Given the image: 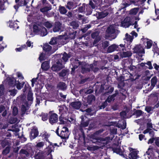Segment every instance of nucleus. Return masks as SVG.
<instances>
[{
	"instance_id": "1",
	"label": "nucleus",
	"mask_w": 159,
	"mask_h": 159,
	"mask_svg": "<svg viewBox=\"0 0 159 159\" xmlns=\"http://www.w3.org/2000/svg\"><path fill=\"white\" fill-rule=\"evenodd\" d=\"M89 120L85 117H82L80 125H76L73 131V134L75 137H77L80 140L85 141V136L84 131L83 128L87 127L89 125Z\"/></svg>"
},
{
	"instance_id": "2",
	"label": "nucleus",
	"mask_w": 159,
	"mask_h": 159,
	"mask_svg": "<svg viewBox=\"0 0 159 159\" xmlns=\"http://www.w3.org/2000/svg\"><path fill=\"white\" fill-rule=\"evenodd\" d=\"M92 141L93 143L98 145L101 149H103L109 143L108 138L107 137L103 138L92 135Z\"/></svg>"
},
{
	"instance_id": "3",
	"label": "nucleus",
	"mask_w": 159,
	"mask_h": 159,
	"mask_svg": "<svg viewBox=\"0 0 159 159\" xmlns=\"http://www.w3.org/2000/svg\"><path fill=\"white\" fill-rule=\"evenodd\" d=\"M93 69V64H89L85 62H83L81 66V72L84 74L90 71Z\"/></svg>"
},
{
	"instance_id": "4",
	"label": "nucleus",
	"mask_w": 159,
	"mask_h": 159,
	"mask_svg": "<svg viewBox=\"0 0 159 159\" xmlns=\"http://www.w3.org/2000/svg\"><path fill=\"white\" fill-rule=\"evenodd\" d=\"M64 67L62 64L61 59H59L56 62L53 64L51 67V69L54 71L57 72L60 71Z\"/></svg>"
},
{
	"instance_id": "5",
	"label": "nucleus",
	"mask_w": 159,
	"mask_h": 159,
	"mask_svg": "<svg viewBox=\"0 0 159 159\" xmlns=\"http://www.w3.org/2000/svg\"><path fill=\"white\" fill-rule=\"evenodd\" d=\"M115 97L112 94L109 95L105 101L102 103L99 106L100 109H103L108 105L107 102L110 103L111 102H114L115 100Z\"/></svg>"
},
{
	"instance_id": "6",
	"label": "nucleus",
	"mask_w": 159,
	"mask_h": 159,
	"mask_svg": "<svg viewBox=\"0 0 159 159\" xmlns=\"http://www.w3.org/2000/svg\"><path fill=\"white\" fill-rule=\"evenodd\" d=\"M52 111L49 112V122L52 125L57 123L58 121V116L55 113H52Z\"/></svg>"
},
{
	"instance_id": "7",
	"label": "nucleus",
	"mask_w": 159,
	"mask_h": 159,
	"mask_svg": "<svg viewBox=\"0 0 159 159\" xmlns=\"http://www.w3.org/2000/svg\"><path fill=\"white\" fill-rule=\"evenodd\" d=\"M59 114L60 116H68V114L69 113L68 108L65 105L59 106Z\"/></svg>"
},
{
	"instance_id": "8",
	"label": "nucleus",
	"mask_w": 159,
	"mask_h": 159,
	"mask_svg": "<svg viewBox=\"0 0 159 159\" xmlns=\"http://www.w3.org/2000/svg\"><path fill=\"white\" fill-rule=\"evenodd\" d=\"M129 149L130 152V153L129 154V159H137L139 157L138 155V151H136L135 149L131 147H129Z\"/></svg>"
},
{
	"instance_id": "9",
	"label": "nucleus",
	"mask_w": 159,
	"mask_h": 159,
	"mask_svg": "<svg viewBox=\"0 0 159 159\" xmlns=\"http://www.w3.org/2000/svg\"><path fill=\"white\" fill-rule=\"evenodd\" d=\"M69 133L68 128L63 127L60 134V137L62 139H66L68 138Z\"/></svg>"
},
{
	"instance_id": "10",
	"label": "nucleus",
	"mask_w": 159,
	"mask_h": 159,
	"mask_svg": "<svg viewBox=\"0 0 159 159\" xmlns=\"http://www.w3.org/2000/svg\"><path fill=\"white\" fill-rule=\"evenodd\" d=\"M95 97L93 95L91 94L88 95L85 98V104L84 105L87 106L88 105H91L95 101Z\"/></svg>"
},
{
	"instance_id": "11",
	"label": "nucleus",
	"mask_w": 159,
	"mask_h": 159,
	"mask_svg": "<svg viewBox=\"0 0 159 159\" xmlns=\"http://www.w3.org/2000/svg\"><path fill=\"white\" fill-rule=\"evenodd\" d=\"M122 26L125 28H128L132 25L131 20L129 17H127L121 22Z\"/></svg>"
},
{
	"instance_id": "12",
	"label": "nucleus",
	"mask_w": 159,
	"mask_h": 159,
	"mask_svg": "<svg viewBox=\"0 0 159 159\" xmlns=\"http://www.w3.org/2000/svg\"><path fill=\"white\" fill-rule=\"evenodd\" d=\"M81 105V103L79 101L73 102L69 104V106L71 108L76 110L79 109Z\"/></svg>"
},
{
	"instance_id": "13",
	"label": "nucleus",
	"mask_w": 159,
	"mask_h": 159,
	"mask_svg": "<svg viewBox=\"0 0 159 159\" xmlns=\"http://www.w3.org/2000/svg\"><path fill=\"white\" fill-rule=\"evenodd\" d=\"M133 53L144 54L145 53L144 49L140 45H137L133 48Z\"/></svg>"
},
{
	"instance_id": "14",
	"label": "nucleus",
	"mask_w": 159,
	"mask_h": 159,
	"mask_svg": "<svg viewBox=\"0 0 159 159\" xmlns=\"http://www.w3.org/2000/svg\"><path fill=\"white\" fill-rule=\"evenodd\" d=\"M61 37V35H60L58 36V38L57 37L52 38L50 41L49 42V43L52 45H56L57 44H59L61 40V38H60Z\"/></svg>"
},
{
	"instance_id": "15",
	"label": "nucleus",
	"mask_w": 159,
	"mask_h": 159,
	"mask_svg": "<svg viewBox=\"0 0 159 159\" xmlns=\"http://www.w3.org/2000/svg\"><path fill=\"white\" fill-rule=\"evenodd\" d=\"M7 79L10 87H14L16 86V81L14 77H8Z\"/></svg>"
},
{
	"instance_id": "16",
	"label": "nucleus",
	"mask_w": 159,
	"mask_h": 159,
	"mask_svg": "<svg viewBox=\"0 0 159 159\" xmlns=\"http://www.w3.org/2000/svg\"><path fill=\"white\" fill-rule=\"evenodd\" d=\"M157 82V79L156 76L153 77L151 79V85L148 88V91H151L155 86Z\"/></svg>"
},
{
	"instance_id": "17",
	"label": "nucleus",
	"mask_w": 159,
	"mask_h": 159,
	"mask_svg": "<svg viewBox=\"0 0 159 159\" xmlns=\"http://www.w3.org/2000/svg\"><path fill=\"white\" fill-rule=\"evenodd\" d=\"M56 87L57 89L58 90L65 91L66 89L67 86L65 83L60 82L57 84Z\"/></svg>"
},
{
	"instance_id": "18",
	"label": "nucleus",
	"mask_w": 159,
	"mask_h": 159,
	"mask_svg": "<svg viewBox=\"0 0 159 159\" xmlns=\"http://www.w3.org/2000/svg\"><path fill=\"white\" fill-rule=\"evenodd\" d=\"M39 132L37 128H33L32 129L30 132V138L31 139H34L38 136Z\"/></svg>"
},
{
	"instance_id": "19",
	"label": "nucleus",
	"mask_w": 159,
	"mask_h": 159,
	"mask_svg": "<svg viewBox=\"0 0 159 159\" xmlns=\"http://www.w3.org/2000/svg\"><path fill=\"white\" fill-rule=\"evenodd\" d=\"M66 120H69L68 116H60L59 117V122L58 124L59 125L64 124L66 123Z\"/></svg>"
},
{
	"instance_id": "20",
	"label": "nucleus",
	"mask_w": 159,
	"mask_h": 159,
	"mask_svg": "<svg viewBox=\"0 0 159 159\" xmlns=\"http://www.w3.org/2000/svg\"><path fill=\"white\" fill-rule=\"evenodd\" d=\"M102 0H91L89 1V4L86 5L91 7L92 9H94L95 8V6L93 2V1L98 4L100 3H101L102 2Z\"/></svg>"
},
{
	"instance_id": "21",
	"label": "nucleus",
	"mask_w": 159,
	"mask_h": 159,
	"mask_svg": "<svg viewBox=\"0 0 159 159\" xmlns=\"http://www.w3.org/2000/svg\"><path fill=\"white\" fill-rule=\"evenodd\" d=\"M61 24L59 22H57L55 23L53 29V31L54 32H58L61 31Z\"/></svg>"
},
{
	"instance_id": "22",
	"label": "nucleus",
	"mask_w": 159,
	"mask_h": 159,
	"mask_svg": "<svg viewBox=\"0 0 159 159\" xmlns=\"http://www.w3.org/2000/svg\"><path fill=\"white\" fill-rule=\"evenodd\" d=\"M118 48L117 45L115 44L111 45L108 47L107 49V52L108 53H111L116 51V49H117Z\"/></svg>"
},
{
	"instance_id": "23",
	"label": "nucleus",
	"mask_w": 159,
	"mask_h": 159,
	"mask_svg": "<svg viewBox=\"0 0 159 159\" xmlns=\"http://www.w3.org/2000/svg\"><path fill=\"white\" fill-rule=\"evenodd\" d=\"M24 103V104L22 105L21 107V111L22 114H25L27 110V107H28L29 106L28 102L26 101H25Z\"/></svg>"
},
{
	"instance_id": "24",
	"label": "nucleus",
	"mask_w": 159,
	"mask_h": 159,
	"mask_svg": "<svg viewBox=\"0 0 159 159\" xmlns=\"http://www.w3.org/2000/svg\"><path fill=\"white\" fill-rule=\"evenodd\" d=\"M49 62L48 61H45L41 64V68L44 70L46 71L49 68Z\"/></svg>"
},
{
	"instance_id": "25",
	"label": "nucleus",
	"mask_w": 159,
	"mask_h": 159,
	"mask_svg": "<svg viewBox=\"0 0 159 159\" xmlns=\"http://www.w3.org/2000/svg\"><path fill=\"white\" fill-rule=\"evenodd\" d=\"M47 5L48 6H45L40 8V11L43 13H44L52 9V6L50 4H48Z\"/></svg>"
},
{
	"instance_id": "26",
	"label": "nucleus",
	"mask_w": 159,
	"mask_h": 159,
	"mask_svg": "<svg viewBox=\"0 0 159 159\" xmlns=\"http://www.w3.org/2000/svg\"><path fill=\"white\" fill-rule=\"evenodd\" d=\"M86 4L85 3H83L82 6L79 7L77 8V9L76 10V12L77 11V13H83V12H86Z\"/></svg>"
},
{
	"instance_id": "27",
	"label": "nucleus",
	"mask_w": 159,
	"mask_h": 159,
	"mask_svg": "<svg viewBox=\"0 0 159 159\" xmlns=\"http://www.w3.org/2000/svg\"><path fill=\"white\" fill-rule=\"evenodd\" d=\"M33 93L32 91L29 90L27 95V99L28 102H30V103L32 104L33 101Z\"/></svg>"
},
{
	"instance_id": "28",
	"label": "nucleus",
	"mask_w": 159,
	"mask_h": 159,
	"mask_svg": "<svg viewBox=\"0 0 159 159\" xmlns=\"http://www.w3.org/2000/svg\"><path fill=\"white\" fill-rule=\"evenodd\" d=\"M112 150L113 152L116 153L120 155H122V152L123 151L120 147H114L112 148Z\"/></svg>"
},
{
	"instance_id": "29",
	"label": "nucleus",
	"mask_w": 159,
	"mask_h": 159,
	"mask_svg": "<svg viewBox=\"0 0 159 159\" xmlns=\"http://www.w3.org/2000/svg\"><path fill=\"white\" fill-rule=\"evenodd\" d=\"M40 33V35L42 36H44L47 34V30L44 27L42 26L40 27V30H39V33Z\"/></svg>"
},
{
	"instance_id": "30",
	"label": "nucleus",
	"mask_w": 159,
	"mask_h": 159,
	"mask_svg": "<svg viewBox=\"0 0 159 159\" xmlns=\"http://www.w3.org/2000/svg\"><path fill=\"white\" fill-rule=\"evenodd\" d=\"M146 0H134L133 1V2L134 3V4L136 5L142 6L144 5V3Z\"/></svg>"
},
{
	"instance_id": "31",
	"label": "nucleus",
	"mask_w": 159,
	"mask_h": 159,
	"mask_svg": "<svg viewBox=\"0 0 159 159\" xmlns=\"http://www.w3.org/2000/svg\"><path fill=\"white\" fill-rule=\"evenodd\" d=\"M132 55V53L129 51L126 52H123L121 53V56L122 58H125L126 57H130Z\"/></svg>"
},
{
	"instance_id": "32",
	"label": "nucleus",
	"mask_w": 159,
	"mask_h": 159,
	"mask_svg": "<svg viewBox=\"0 0 159 159\" xmlns=\"http://www.w3.org/2000/svg\"><path fill=\"white\" fill-rule=\"evenodd\" d=\"M70 55L69 54H67L66 52H64L63 54L62 59L63 61L66 62L68 60L69 58L70 57Z\"/></svg>"
},
{
	"instance_id": "33",
	"label": "nucleus",
	"mask_w": 159,
	"mask_h": 159,
	"mask_svg": "<svg viewBox=\"0 0 159 159\" xmlns=\"http://www.w3.org/2000/svg\"><path fill=\"white\" fill-rule=\"evenodd\" d=\"M11 146H8L3 150L2 152V154L4 156H6L9 153L11 149Z\"/></svg>"
},
{
	"instance_id": "34",
	"label": "nucleus",
	"mask_w": 159,
	"mask_h": 159,
	"mask_svg": "<svg viewBox=\"0 0 159 159\" xmlns=\"http://www.w3.org/2000/svg\"><path fill=\"white\" fill-rule=\"evenodd\" d=\"M43 48L45 51L48 52L51 50L52 47L48 43H46L43 45Z\"/></svg>"
},
{
	"instance_id": "35",
	"label": "nucleus",
	"mask_w": 159,
	"mask_h": 159,
	"mask_svg": "<svg viewBox=\"0 0 159 159\" xmlns=\"http://www.w3.org/2000/svg\"><path fill=\"white\" fill-rule=\"evenodd\" d=\"M144 112L141 110H136L133 113V115L136 116V117H139L143 115Z\"/></svg>"
},
{
	"instance_id": "36",
	"label": "nucleus",
	"mask_w": 159,
	"mask_h": 159,
	"mask_svg": "<svg viewBox=\"0 0 159 159\" xmlns=\"http://www.w3.org/2000/svg\"><path fill=\"white\" fill-rule=\"evenodd\" d=\"M70 25L72 27L73 29H76L79 26L78 22L74 20L70 23Z\"/></svg>"
},
{
	"instance_id": "37",
	"label": "nucleus",
	"mask_w": 159,
	"mask_h": 159,
	"mask_svg": "<svg viewBox=\"0 0 159 159\" xmlns=\"http://www.w3.org/2000/svg\"><path fill=\"white\" fill-rule=\"evenodd\" d=\"M42 26L36 25H34L33 26V32L34 33H39L40 30V27Z\"/></svg>"
},
{
	"instance_id": "38",
	"label": "nucleus",
	"mask_w": 159,
	"mask_h": 159,
	"mask_svg": "<svg viewBox=\"0 0 159 159\" xmlns=\"http://www.w3.org/2000/svg\"><path fill=\"white\" fill-rule=\"evenodd\" d=\"M25 84L24 82L23 81L20 83L19 81H17V83H16V88L18 90L21 89L23 87Z\"/></svg>"
},
{
	"instance_id": "39",
	"label": "nucleus",
	"mask_w": 159,
	"mask_h": 159,
	"mask_svg": "<svg viewBox=\"0 0 159 159\" xmlns=\"http://www.w3.org/2000/svg\"><path fill=\"white\" fill-rule=\"evenodd\" d=\"M43 134L42 135V137H44V139L49 143L50 142L48 139V138L50 137V135L47 133L46 131H45L43 132Z\"/></svg>"
},
{
	"instance_id": "40",
	"label": "nucleus",
	"mask_w": 159,
	"mask_h": 159,
	"mask_svg": "<svg viewBox=\"0 0 159 159\" xmlns=\"http://www.w3.org/2000/svg\"><path fill=\"white\" fill-rule=\"evenodd\" d=\"M107 33L109 34H112L115 33V29L112 27H108L106 30Z\"/></svg>"
},
{
	"instance_id": "41",
	"label": "nucleus",
	"mask_w": 159,
	"mask_h": 159,
	"mask_svg": "<svg viewBox=\"0 0 159 159\" xmlns=\"http://www.w3.org/2000/svg\"><path fill=\"white\" fill-rule=\"evenodd\" d=\"M5 2L4 0H0V13H2V11L5 9Z\"/></svg>"
},
{
	"instance_id": "42",
	"label": "nucleus",
	"mask_w": 159,
	"mask_h": 159,
	"mask_svg": "<svg viewBox=\"0 0 159 159\" xmlns=\"http://www.w3.org/2000/svg\"><path fill=\"white\" fill-rule=\"evenodd\" d=\"M109 13L107 12L102 11L99 13L98 17L99 18H102L105 17L108 15Z\"/></svg>"
},
{
	"instance_id": "43",
	"label": "nucleus",
	"mask_w": 159,
	"mask_h": 159,
	"mask_svg": "<svg viewBox=\"0 0 159 159\" xmlns=\"http://www.w3.org/2000/svg\"><path fill=\"white\" fill-rule=\"evenodd\" d=\"M85 11L86 15H89L91 14L93 10L91 7L86 5Z\"/></svg>"
},
{
	"instance_id": "44",
	"label": "nucleus",
	"mask_w": 159,
	"mask_h": 159,
	"mask_svg": "<svg viewBox=\"0 0 159 159\" xmlns=\"http://www.w3.org/2000/svg\"><path fill=\"white\" fill-rule=\"evenodd\" d=\"M67 72L68 71L67 70L63 69L59 73L58 75L59 76L64 77L66 75Z\"/></svg>"
},
{
	"instance_id": "45",
	"label": "nucleus",
	"mask_w": 159,
	"mask_h": 159,
	"mask_svg": "<svg viewBox=\"0 0 159 159\" xmlns=\"http://www.w3.org/2000/svg\"><path fill=\"white\" fill-rule=\"evenodd\" d=\"M59 11L60 13L62 14H65L67 12V10L65 7L61 6L59 7Z\"/></svg>"
},
{
	"instance_id": "46",
	"label": "nucleus",
	"mask_w": 159,
	"mask_h": 159,
	"mask_svg": "<svg viewBox=\"0 0 159 159\" xmlns=\"http://www.w3.org/2000/svg\"><path fill=\"white\" fill-rule=\"evenodd\" d=\"M34 157L36 159H43V154L42 152H39L37 154H35Z\"/></svg>"
},
{
	"instance_id": "47",
	"label": "nucleus",
	"mask_w": 159,
	"mask_h": 159,
	"mask_svg": "<svg viewBox=\"0 0 159 159\" xmlns=\"http://www.w3.org/2000/svg\"><path fill=\"white\" fill-rule=\"evenodd\" d=\"M31 87L28 83H26L25 85L24 88L23 89V92L25 93L26 91L30 90Z\"/></svg>"
},
{
	"instance_id": "48",
	"label": "nucleus",
	"mask_w": 159,
	"mask_h": 159,
	"mask_svg": "<svg viewBox=\"0 0 159 159\" xmlns=\"http://www.w3.org/2000/svg\"><path fill=\"white\" fill-rule=\"evenodd\" d=\"M109 45V42L108 41H105L102 43V47L103 49H105Z\"/></svg>"
},
{
	"instance_id": "49",
	"label": "nucleus",
	"mask_w": 159,
	"mask_h": 159,
	"mask_svg": "<svg viewBox=\"0 0 159 159\" xmlns=\"http://www.w3.org/2000/svg\"><path fill=\"white\" fill-rule=\"evenodd\" d=\"M9 142L8 141L6 140H2L1 143V146L2 148H4L6 146H10L9 145Z\"/></svg>"
},
{
	"instance_id": "50",
	"label": "nucleus",
	"mask_w": 159,
	"mask_h": 159,
	"mask_svg": "<svg viewBox=\"0 0 159 159\" xmlns=\"http://www.w3.org/2000/svg\"><path fill=\"white\" fill-rule=\"evenodd\" d=\"M125 38L126 40L127 41H129V43H131L132 42L133 40L134 39L133 36H132L129 34H128V33H126L125 34Z\"/></svg>"
},
{
	"instance_id": "51",
	"label": "nucleus",
	"mask_w": 159,
	"mask_h": 159,
	"mask_svg": "<svg viewBox=\"0 0 159 159\" xmlns=\"http://www.w3.org/2000/svg\"><path fill=\"white\" fill-rule=\"evenodd\" d=\"M74 3L72 2H68L66 6V7L69 10H71L73 8Z\"/></svg>"
},
{
	"instance_id": "52",
	"label": "nucleus",
	"mask_w": 159,
	"mask_h": 159,
	"mask_svg": "<svg viewBox=\"0 0 159 159\" xmlns=\"http://www.w3.org/2000/svg\"><path fill=\"white\" fill-rule=\"evenodd\" d=\"M76 31L73 32H70L68 34L69 38L71 39H74L76 36Z\"/></svg>"
},
{
	"instance_id": "53",
	"label": "nucleus",
	"mask_w": 159,
	"mask_h": 159,
	"mask_svg": "<svg viewBox=\"0 0 159 159\" xmlns=\"http://www.w3.org/2000/svg\"><path fill=\"white\" fill-rule=\"evenodd\" d=\"M83 62H81L79 60L77 59H75L74 61L72 64L74 65H78V67L79 66L81 65L82 63Z\"/></svg>"
},
{
	"instance_id": "54",
	"label": "nucleus",
	"mask_w": 159,
	"mask_h": 159,
	"mask_svg": "<svg viewBox=\"0 0 159 159\" xmlns=\"http://www.w3.org/2000/svg\"><path fill=\"white\" fill-rule=\"evenodd\" d=\"M114 90V88L113 87H111L110 89L107 91L106 92L104 93V95H109L111 94L113 92Z\"/></svg>"
},
{
	"instance_id": "55",
	"label": "nucleus",
	"mask_w": 159,
	"mask_h": 159,
	"mask_svg": "<svg viewBox=\"0 0 159 159\" xmlns=\"http://www.w3.org/2000/svg\"><path fill=\"white\" fill-rule=\"evenodd\" d=\"M139 9L138 8H134L132 9L130 11V14L135 15L138 12Z\"/></svg>"
},
{
	"instance_id": "56",
	"label": "nucleus",
	"mask_w": 159,
	"mask_h": 159,
	"mask_svg": "<svg viewBox=\"0 0 159 159\" xmlns=\"http://www.w3.org/2000/svg\"><path fill=\"white\" fill-rule=\"evenodd\" d=\"M99 35V33L98 32L95 31L91 34V37L93 39L96 38L98 37H100Z\"/></svg>"
},
{
	"instance_id": "57",
	"label": "nucleus",
	"mask_w": 159,
	"mask_h": 159,
	"mask_svg": "<svg viewBox=\"0 0 159 159\" xmlns=\"http://www.w3.org/2000/svg\"><path fill=\"white\" fill-rule=\"evenodd\" d=\"M20 153L25 155L27 157H28L30 156V154L29 152L25 149H21L20 151Z\"/></svg>"
},
{
	"instance_id": "58",
	"label": "nucleus",
	"mask_w": 159,
	"mask_h": 159,
	"mask_svg": "<svg viewBox=\"0 0 159 159\" xmlns=\"http://www.w3.org/2000/svg\"><path fill=\"white\" fill-rule=\"evenodd\" d=\"M118 47L117 49H116V51H123L125 50V46L123 44H120L119 45H118Z\"/></svg>"
},
{
	"instance_id": "59",
	"label": "nucleus",
	"mask_w": 159,
	"mask_h": 159,
	"mask_svg": "<svg viewBox=\"0 0 159 159\" xmlns=\"http://www.w3.org/2000/svg\"><path fill=\"white\" fill-rule=\"evenodd\" d=\"M17 90L15 89L12 90H9L8 92L10 93V95L12 96H15L17 93Z\"/></svg>"
},
{
	"instance_id": "60",
	"label": "nucleus",
	"mask_w": 159,
	"mask_h": 159,
	"mask_svg": "<svg viewBox=\"0 0 159 159\" xmlns=\"http://www.w3.org/2000/svg\"><path fill=\"white\" fill-rule=\"evenodd\" d=\"M27 4L26 0H20V2L18 3L19 6H25Z\"/></svg>"
},
{
	"instance_id": "61",
	"label": "nucleus",
	"mask_w": 159,
	"mask_h": 159,
	"mask_svg": "<svg viewBox=\"0 0 159 159\" xmlns=\"http://www.w3.org/2000/svg\"><path fill=\"white\" fill-rule=\"evenodd\" d=\"M18 113V108L16 107H13L12 114L14 116H16L17 115Z\"/></svg>"
},
{
	"instance_id": "62",
	"label": "nucleus",
	"mask_w": 159,
	"mask_h": 159,
	"mask_svg": "<svg viewBox=\"0 0 159 159\" xmlns=\"http://www.w3.org/2000/svg\"><path fill=\"white\" fill-rule=\"evenodd\" d=\"M147 46L146 48L147 49H150L152 44V42L151 40H149V41H147Z\"/></svg>"
},
{
	"instance_id": "63",
	"label": "nucleus",
	"mask_w": 159,
	"mask_h": 159,
	"mask_svg": "<svg viewBox=\"0 0 159 159\" xmlns=\"http://www.w3.org/2000/svg\"><path fill=\"white\" fill-rule=\"evenodd\" d=\"M43 25L46 27L49 28H51L52 26V24L48 21L45 22Z\"/></svg>"
},
{
	"instance_id": "64",
	"label": "nucleus",
	"mask_w": 159,
	"mask_h": 159,
	"mask_svg": "<svg viewBox=\"0 0 159 159\" xmlns=\"http://www.w3.org/2000/svg\"><path fill=\"white\" fill-rule=\"evenodd\" d=\"M94 39V40L93 42V44L94 46H96L97 44L101 40V39L100 37H98Z\"/></svg>"
}]
</instances>
